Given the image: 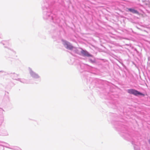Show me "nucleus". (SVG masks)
<instances>
[{
	"label": "nucleus",
	"mask_w": 150,
	"mask_h": 150,
	"mask_svg": "<svg viewBox=\"0 0 150 150\" xmlns=\"http://www.w3.org/2000/svg\"><path fill=\"white\" fill-rule=\"evenodd\" d=\"M128 10L133 13L138 14H139V12L137 10H134V9L129 8L128 9Z\"/></svg>",
	"instance_id": "nucleus-4"
},
{
	"label": "nucleus",
	"mask_w": 150,
	"mask_h": 150,
	"mask_svg": "<svg viewBox=\"0 0 150 150\" xmlns=\"http://www.w3.org/2000/svg\"><path fill=\"white\" fill-rule=\"evenodd\" d=\"M128 92L131 94H133L136 96L138 95L144 96V95L140 92L137 91L134 89H130L128 90Z\"/></svg>",
	"instance_id": "nucleus-1"
},
{
	"label": "nucleus",
	"mask_w": 150,
	"mask_h": 150,
	"mask_svg": "<svg viewBox=\"0 0 150 150\" xmlns=\"http://www.w3.org/2000/svg\"><path fill=\"white\" fill-rule=\"evenodd\" d=\"M65 44L67 45V48L69 50H72L73 48V47L68 42H66Z\"/></svg>",
	"instance_id": "nucleus-2"
},
{
	"label": "nucleus",
	"mask_w": 150,
	"mask_h": 150,
	"mask_svg": "<svg viewBox=\"0 0 150 150\" xmlns=\"http://www.w3.org/2000/svg\"><path fill=\"white\" fill-rule=\"evenodd\" d=\"M81 53L83 54L85 56L88 57L90 56L88 52L84 50H82Z\"/></svg>",
	"instance_id": "nucleus-3"
}]
</instances>
